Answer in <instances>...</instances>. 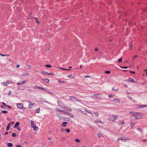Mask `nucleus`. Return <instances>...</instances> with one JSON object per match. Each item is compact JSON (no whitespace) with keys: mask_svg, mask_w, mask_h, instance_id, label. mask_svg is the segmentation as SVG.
I'll list each match as a JSON object with an SVG mask.
<instances>
[{"mask_svg":"<svg viewBox=\"0 0 147 147\" xmlns=\"http://www.w3.org/2000/svg\"><path fill=\"white\" fill-rule=\"evenodd\" d=\"M94 122L95 123H103L102 122V121H100V120H99V121H94Z\"/></svg>","mask_w":147,"mask_h":147,"instance_id":"obj_19","label":"nucleus"},{"mask_svg":"<svg viewBox=\"0 0 147 147\" xmlns=\"http://www.w3.org/2000/svg\"><path fill=\"white\" fill-rule=\"evenodd\" d=\"M121 68H127V67H121Z\"/></svg>","mask_w":147,"mask_h":147,"instance_id":"obj_62","label":"nucleus"},{"mask_svg":"<svg viewBox=\"0 0 147 147\" xmlns=\"http://www.w3.org/2000/svg\"><path fill=\"white\" fill-rule=\"evenodd\" d=\"M1 112L3 113L4 114L7 113V111L5 110L2 111Z\"/></svg>","mask_w":147,"mask_h":147,"instance_id":"obj_29","label":"nucleus"},{"mask_svg":"<svg viewBox=\"0 0 147 147\" xmlns=\"http://www.w3.org/2000/svg\"><path fill=\"white\" fill-rule=\"evenodd\" d=\"M93 95L94 96H92V97H96L97 98H100V95L98 94H93Z\"/></svg>","mask_w":147,"mask_h":147,"instance_id":"obj_8","label":"nucleus"},{"mask_svg":"<svg viewBox=\"0 0 147 147\" xmlns=\"http://www.w3.org/2000/svg\"><path fill=\"white\" fill-rule=\"evenodd\" d=\"M118 90V88H115V87H113L112 88V90H115V91H117Z\"/></svg>","mask_w":147,"mask_h":147,"instance_id":"obj_27","label":"nucleus"},{"mask_svg":"<svg viewBox=\"0 0 147 147\" xmlns=\"http://www.w3.org/2000/svg\"><path fill=\"white\" fill-rule=\"evenodd\" d=\"M29 75V74L28 73H26L24 74H23L22 76H28Z\"/></svg>","mask_w":147,"mask_h":147,"instance_id":"obj_28","label":"nucleus"},{"mask_svg":"<svg viewBox=\"0 0 147 147\" xmlns=\"http://www.w3.org/2000/svg\"><path fill=\"white\" fill-rule=\"evenodd\" d=\"M117 118V115H112L109 118V120L112 122H115Z\"/></svg>","mask_w":147,"mask_h":147,"instance_id":"obj_2","label":"nucleus"},{"mask_svg":"<svg viewBox=\"0 0 147 147\" xmlns=\"http://www.w3.org/2000/svg\"><path fill=\"white\" fill-rule=\"evenodd\" d=\"M40 108L37 109L35 111V113H38L39 112Z\"/></svg>","mask_w":147,"mask_h":147,"instance_id":"obj_26","label":"nucleus"},{"mask_svg":"<svg viewBox=\"0 0 147 147\" xmlns=\"http://www.w3.org/2000/svg\"><path fill=\"white\" fill-rule=\"evenodd\" d=\"M113 95L112 94H109V98H111L113 97Z\"/></svg>","mask_w":147,"mask_h":147,"instance_id":"obj_45","label":"nucleus"},{"mask_svg":"<svg viewBox=\"0 0 147 147\" xmlns=\"http://www.w3.org/2000/svg\"><path fill=\"white\" fill-rule=\"evenodd\" d=\"M67 124V122H63L62 123V124H61V126L63 127H65L66 126V124Z\"/></svg>","mask_w":147,"mask_h":147,"instance_id":"obj_15","label":"nucleus"},{"mask_svg":"<svg viewBox=\"0 0 147 147\" xmlns=\"http://www.w3.org/2000/svg\"><path fill=\"white\" fill-rule=\"evenodd\" d=\"M68 115H70L71 116V117H74V115H72L71 113H69V114Z\"/></svg>","mask_w":147,"mask_h":147,"instance_id":"obj_48","label":"nucleus"},{"mask_svg":"<svg viewBox=\"0 0 147 147\" xmlns=\"http://www.w3.org/2000/svg\"><path fill=\"white\" fill-rule=\"evenodd\" d=\"M0 55L2 56L3 57H4L5 56H9V55H3L1 54H0Z\"/></svg>","mask_w":147,"mask_h":147,"instance_id":"obj_31","label":"nucleus"},{"mask_svg":"<svg viewBox=\"0 0 147 147\" xmlns=\"http://www.w3.org/2000/svg\"><path fill=\"white\" fill-rule=\"evenodd\" d=\"M75 141L77 142H80V140H79L78 139H76L75 140Z\"/></svg>","mask_w":147,"mask_h":147,"instance_id":"obj_39","label":"nucleus"},{"mask_svg":"<svg viewBox=\"0 0 147 147\" xmlns=\"http://www.w3.org/2000/svg\"><path fill=\"white\" fill-rule=\"evenodd\" d=\"M12 92H11V91H9V93H8V94L9 95L10 94H11Z\"/></svg>","mask_w":147,"mask_h":147,"instance_id":"obj_53","label":"nucleus"},{"mask_svg":"<svg viewBox=\"0 0 147 147\" xmlns=\"http://www.w3.org/2000/svg\"><path fill=\"white\" fill-rule=\"evenodd\" d=\"M119 139H121V140H123V139L122 137H121V138H119L118 139V140H119Z\"/></svg>","mask_w":147,"mask_h":147,"instance_id":"obj_59","label":"nucleus"},{"mask_svg":"<svg viewBox=\"0 0 147 147\" xmlns=\"http://www.w3.org/2000/svg\"><path fill=\"white\" fill-rule=\"evenodd\" d=\"M142 141H143V142H145V141H147V140H142Z\"/></svg>","mask_w":147,"mask_h":147,"instance_id":"obj_60","label":"nucleus"},{"mask_svg":"<svg viewBox=\"0 0 147 147\" xmlns=\"http://www.w3.org/2000/svg\"><path fill=\"white\" fill-rule=\"evenodd\" d=\"M31 127L33 128L34 130H36L38 129V127H36V126L35 124L34 123V122L33 121H31Z\"/></svg>","mask_w":147,"mask_h":147,"instance_id":"obj_3","label":"nucleus"},{"mask_svg":"<svg viewBox=\"0 0 147 147\" xmlns=\"http://www.w3.org/2000/svg\"><path fill=\"white\" fill-rule=\"evenodd\" d=\"M43 80L47 83H48L49 82V80L47 78H45L44 79H43Z\"/></svg>","mask_w":147,"mask_h":147,"instance_id":"obj_21","label":"nucleus"},{"mask_svg":"<svg viewBox=\"0 0 147 147\" xmlns=\"http://www.w3.org/2000/svg\"><path fill=\"white\" fill-rule=\"evenodd\" d=\"M19 66H20V65H17V66H16V67H19Z\"/></svg>","mask_w":147,"mask_h":147,"instance_id":"obj_64","label":"nucleus"},{"mask_svg":"<svg viewBox=\"0 0 147 147\" xmlns=\"http://www.w3.org/2000/svg\"><path fill=\"white\" fill-rule=\"evenodd\" d=\"M137 130L139 131H143V129H142L141 128H138L137 129Z\"/></svg>","mask_w":147,"mask_h":147,"instance_id":"obj_25","label":"nucleus"},{"mask_svg":"<svg viewBox=\"0 0 147 147\" xmlns=\"http://www.w3.org/2000/svg\"><path fill=\"white\" fill-rule=\"evenodd\" d=\"M34 18L36 22V23H39V22L38 21V19L36 18Z\"/></svg>","mask_w":147,"mask_h":147,"instance_id":"obj_32","label":"nucleus"},{"mask_svg":"<svg viewBox=\"0 0 147 147\" xmlns=\"http://www.w3.org/2000/svg\"><path fill=\"white\" fill-rule=\"evenodd\" d=\"M133 47V43L132 42H130L129 43V47L130 50L132 49Z\"/></svg>","mask_w":147,"mask_h":147,"instance_id":"obj_16","label":"nucleus"},{"mask_svg":"<svg viewBox=\"0 0 147 147\" xmlns=\"http://www.w3.org/2000/svg\"><path fill=\"white\" fill-rule=\"evenodd\" d=\"M17 129L18 131H20L21 130L20 128V127H18L17 128Z\"/></svg>","mask_w":147,"mask_h":147,"instance_id":"obj_56","label":"nucleus"},{"mask_svg":"<svg viewBox=\"0 0 147 147\" xmlns=\"http://www.w3.org/2000/svg\"><path fill=\"white\" fill-rule=\"evenodd\" d=\"M7 145L9 147H11L13 146L12 144L11 143H8L7 144Z\"/></svg>","mask_w":147,"mask_h":147,"instance_id":"obj_20","label":"nucleus"},{"mask_svg":"<svg viewBox=\"0 0 147 147\" xmlns=\"http://www.w3.org/2000/svg\"><path fill=\"white\" fill-rule=\"evenodd\" d=\"M139 108H144L146 107H147V105H142L141 106L140 105H138V106Z\"/></svg>","mask_w":147,"mask_h":147,"instance_id":"obj_18","label":"nucleus"},{"mask_svg":"<svg viewBox=\"0 0 147 147\" xmlns=\"http://www.w3.org/2000/svg\"><path fill=\"white\" fill-rule=\"evenodd\" d=\"M128 81H129L131 82H134V80L133 79L131 78H129L128 79Z\"/></svg>","mask_w":147,"mask_h":147,"instance_id":"obj_13","label":"nucleus"},{"mask_svg":"<svg viewBox=\"0 0 147 147\" xmlns=\"http://www.w3.org/2000/svg\"><path fill=\"white\" fill-rule=\"evenodd\" d=\"M8 132H5V133L4 134V135H6L7 134H8Z\"/></svg>","mask_w":147,"mask_h":147,"instance_id":"obj_58","label":"nucleus"},{"mask_svg":"<svg viewBox=\"0 0 147 147\" xmlns=\"http://www.w3.org/2000/svg\"><path fill=\"white\" fill-rule=\"evenodd\" d=\"M38 88L39 89H40L42 90H46L44 88L42 87H39V88Z\"/></svg>","mask_w":147,"mask_h":147,"instance_id":"obj_36","label":"nucleus"},{"mask_svg":"<svg viewBox=\"0 0 147 147\" xmlns=\"http://www.w3.org/2000/svg\"><path fill=\"white\" fill-rule=\"evenodd\" d=\"M68 78H71L72 79H74L75 78V76H72V75H69L67 76Z\"/></svg>","mask_w":147,"mask_h":147,"instance_id":"obj_23","label":"nucleus"},{"mask_svg":"<svg viewBox=\"0 0 147 147\" xmlns=\"http://www.w3.org/2000/svg\"><path fill=\"white\" fill-rule=\"evenodd\" d=\"M130 125L131 127H133L135 126V124L133 122H131L130 123Z\"/></svg>","mask_w":147,"mask_h":147,"instance_id":"obj_17","label":"nucleus"},{"mask_svg":"<svg viewBox=\"0 0 147 147\" xmlns=\"http://www.w3.org/2000/svg\"><path fill=\"white\" fill-rule=\"evenodd\" d=\"M125 122L123 121H121L119 123V124L120 125H122V124H124Z\"/></svg>","mask_w":147,"mask_h":147,"instance_id":"obj_33","label":"nucleus"},{"mask_svg":"<svg viewBox=\"0 0 147 147\" xmlns=\"http://www.w3.org/2000/svg\"><path fill=\"white\" fill-rule=\"evenodd\" d=\"M130 113L131 114H135L136 116V119H138L143 117V115L140 113L131 111L130 112Z\"/></svg>","mask_w":147,"mask_h":147,"instance_id":"obj_1","label":"nucleus"},{"mask_svg":"<svg viewBox=\"0 0 147 147\" xmlns=\"http://www.w3.org/2000/svg\"><path fill=\"white\" fill-rule=\"evenodd\" d=\"M10 125V124H8V125H7V127L6 128V130L7 131L9 130V129Z\"/></svg>","mask_w":147,"mask_h":147,"instance_id":"obj_22","label":"nucleus"},{"mask_svg":"<svg viewBox=\"0 0 147 147\" xmlns=\"http://www.w3.org/2000/svg\"><path fill=\"white\" fill-rule=\"evenodd\" d=\"M39 86H35L34 87H33V88L34 89H36L37 88H38Z\"/></svg>","mask_w":147,"mask_h":147,"instance_id":"obj_34","label":"nucleus"},{"mask_svg":"<svg viewBox=\"0 0 147 147\" xmlns=\"http://www.w3.org/2000/svg\"><path fill=\"white\" fill-rule=\"evenodd\" d=\"M130 72L131 73V74H135V72L134 71H130Z\"/></svg>","mask_w":147,"mask_h":147,"instance_id":"obj_54","label":"nucleus"},{"mask_svg":"<svg viewBox=\"0 0 147 147\" xmlns=\"http://www.w3.org/2000/svg\"><path fill=\"white\" fill-rule=\"evenodd\" d=\"M16 134L15 133H13L12 134V136L13 137H15L16 136Z\"/></svg>","mask_w":147,"mask_h":147,"instance_id":"obj_44","label":"nucleus"},{"mask_svg":"<svg viewBox=\"0 0 147 147\" xmlns=\"http://www.w3.org/2000/svg\"><path fill=\"white\" fill-rule=\"evenodd\" d=\"M64 107L69 111H72V109L71 108H70L68 107Z\"/></svg>","mask_w":147,"mask_h":147,"instance_id":"obj_11","label":"nucleus"},{"mask_svg":"<svg viewBox=\"0 0 147 147\" xmlns=\"http://www.w3.org/2000/svg\"><path fill=\"white\" fill-rule=\"evenodd\" d=\"M57 102H58V105H59L60 103H61V101H60L58 100Z\"/></svg>","mask_w":147,"mask_h":147,"instance_id":"obj_57","label":"nucleus"},{"mask_svg":"<svg viewBox=\"0 0 147 147\" xmlns=\"http://www.w3.org/2000/svg\"><path fill=\"white\" fill-rule=\"evenodd\" d=\"M122 58H120L118 60V62L119 63L121 62H122Z\"/></svg>","mask_w":147,"mask_h":147,"instance_id":"obj_35","label":"nucleus"},{"mask_svg":"<svg viewBox=\"0 0 147 147\" xmlns=\"http://www.w3.org/2000/svg\"><path fill=\"white\" fill-rule=\"evenodd\" d=\"M27 81L25 80L23 81L22 82H21V85H22L23 84L25 83Z\"/></svg>","mask_w":147,"mask_h":147,"instance_id":"obj_37","label":"nucleus"},{"mask_svg":"<svg viewBox=\"0 0 147 147\" xmlns=\"http://www.w3.org/2000/svg\"><path fill=\"white\" fill-rule=\"evenodd\" d=\"M1 84L3 86H7V82L6 81V82H2Z\"/></svg>","mask_w":147,"mask_h":147,"instance_id":"obj_12","label":"nucleus"},{"mask_svg":"<svg viewBox=\"0 0 147 147\" xmlns=\"http://www.w3.org/2000/svg\"><path fill=\"white\" fill-rule=\"evenodd\" d=\"M7 84L9 83L12 84H13V82L11 81H6Z\"/></svg>","mask_w":147,"mask_h":147,"instance_id":"obj_24","label":"nucleus"},{"mask_svg":"<svg viewBox=\"0 0 147 147\" xmlns=\"http://www.w3.org/2000/svg\"><path fill=\"white\" fill-rule=\"evenodd\" d=\"M45 66L47 67H51V66L50 65H46Z\"/></svg>","mask_w":147,"mask_h":147,"instance_id":"obj_40","label":"nucleus"},{"mask_svg":"<svg viewBox=\"0 0 147 147\" xmlns=\"http://www.w3.org/2000/svg\"><path fill=\"white\" fill-rule=\"evenodd\" d=\"M114 101H117V102H120V100H119V99H114Z\"/></svg>","mask_w":147,"mask_h":147,"instance_id":"obj_43","label":"nucleus"},{"mask_svg":"<svg viewBox=\"0 0 147 147\" xmlns=\"http://www.w3.org/2000/svg\"><path fill=\"white\" fill-rule=\"evenodd\" d=\"M94 113L95 114L96 116L98 117V116L99 114L98 113H96L95 112H94Z\"/></svg>","mask_w":147,"mask_h":147,"instance_id":"obj_38","label":"nucleus"},{"mask_svg":"<svg viewBox=\"0 0 147 147\" xmlns=\"http://www.w3.org/2000/svg\"><path fill=\"white\" fill-rule=\"evenodd\" d=\"M132 115L131 116V119L134 120L136 119V115H135V114H132Z\"/></svg>","mask_w":147,"mask_h":147,"instance_id":"obj_9","label":"nucleus"},{"mask_svg":"<svg viewBox=\"0 0 147 147\" xmlns=\"http://www.w3.org/2000/svg\"><path fill=\"white\" fill-rule=\"evenodd\" d=\"M6 107H8L10 109H11V106H9V105H7L6 106Z\"/></svg>","mask_w":147,"mask_h":147,"instance_id":"obj_52","label":"nucleus"},{"mask_svg":"<svg viewBox=\"0 0 147 147\" xmlns=\"http://www.w3.org/2000/svg\"><path fill=\"white\" fill-rule=\"evenodd\" d=\"M17 107L19 109H22L23 107V105L22 103H17Z\"/></svg>","mask_w":147,"mask_h":147,"instance_id":"obj_6","label":"nucleus"},{"mask_svg":"<svg viewBox=\"0 0 147 147\" xmlns=\"http://www.w3.org/2000/svg\"><path fill=\"white\" fill-rule=\"evenodd\" d=\"M41 73L42 74H43L44 75H51V76H53V74L51 73H49L47 72L46 71L42 72Z\"/></svg>","mask_w":147,"mask_h":147,"instance_id":"obj_5","label":"nucleus"},{"mask_svg":"<svg viewBox=\"0 0 147 147\" xmlns=\"http://www.w3.org/2000/svg\"><path fill=\"white\" fill-rule=\"evenodd\" d=\"M58 82L59 83H65L66 82L62 80H59L58 81Z\"/></svg>","mask_w":147,"mask_h":147,"instance_id":"obj_30","label":"nucleus"},{"mask_svg":"<svg viewBox=\"0 0 147 147\" xmlns=\"http://www.w3.org/2000/svg\"><path fill=\"white\" fill-rule=\"evenodd\" d=\"M144 70L145 71V72L146 73V75L147 76V69H145Z\"/></svg>","mask_w":147,"mask_h":147,"instance_id":"obj_51","label":"nucleus"},{"mask_svg":"<svg viewBox=\"0 0 147 147\" xmlns=\"http://www.w3.org/2000/svg\"><path fill=\"white\" fill-rule=\"evenodd\" d=\"M110 73V71H105V73L106 74H109Z\"/></svg>","mask_w":147,"mask_h":147,"instance_id":"obj_42","label":"nucleus"},{"mask_svg":"<svg viewBox=\"0 0 147 147\" xmlns=\"http://www.w3.org/2000/svg\"><path fill=\"white\" fill-rule=\"evenodd\" d=\"M16 147H21V146L20 145H18Z\"/></svg>","mask_w":147,"mask_h":147,"instance_id":"obj_63","label":"nucleus"},{"mask_svg":"<svg viewBox=\"0 0 147 147\" xmlns=\"http://www.w3.org/2000/svg\"><path fill=\"white\" fill-rule=\"evenodd\" d=\"M27 68L28 69H30L31 68V66L30 65H27Z\"/></svg>","mask_w":147,"mask_h":147,"instance_id":"obj_47","label":"nucleus"},{"mask_svg":"<svg viewBox=\"0 0 147 147\" xmlns=\"http://www.w3.org/2000/svg\"><path fill=\"white\" fill-rule=\"evenodd\" d=\"M65 130L67 132H68V133L70 131V129H66Z\"/></svg>","mask_w":147,"mask_h":147,"instance_id":"obj_46","label":"nucleus"},{"mask_svg":"<svg viewBox=\"0 0 147 147\" xmlns=\"http://www.w3.org/2000/svg\"><path fill=\"white\" fill-rule=\"evenodd\" d=\"M2 104L4 105L5 107H6V106L7 105H6V104L4 103V102H2Z\"/></svg>","mask_w":147,"mask_h":147,"instance_id":"obj_55","label":"nucleus"},{"mask_svg":"<svg viewBox=\"0 0 147 147\" xmlns=\"http://www.w3.org/2000/svg\"><path fill=\"white\" fill-rule=\"evenodd\" d=\"M69 99L74 101H79V100L74 97L70 96L69 97Z\"/></svg>","mask_w":147,"mask_h":147,"instance_id":"obj_4","label":"nucleus"},{"mask_svg":"<svg viewBox=\"0 0 147 147\" xmlns=\"http://www.w3.org/2000/svg\"><path fill=\"white\" fill-rule=\"evenodd\" d=\"M29 107L30 108H31L32 106L34 105L32 103V102H30L29 101Z\"/></svg>","mask_w":147,"mask_h":147,"instance_id":"obj_10","label":"nucleus"},{"mask_svg":"<svg viewBox=\"0 0 147 147\" xmlns=\"http://www.w3.org/2000/svg\"><path fill=\"white\" fill-rule=\"evenodd\" d=\"M63 70H65L67 71H69L70 70V69H66L65 68H63Z\"/></svg>","mask_w":147,"mask_h":147,"instance_id":"obj_50","label":"nucleus"},{"mask_svg":"<svg viewBox=\"0 0 147 147\" xmlns=\"http://www.w3.org/2000/svg\"><path fill=\"white\" fill-rule=\"evenodd\" d=\"M14 123V122H11L9 123V124H10V125H12Z\"/></svg>","mask_w":147,"mask_h":147,"instance_id":"obj_49","label":"nucleus"},{"mask_svg":"<svg viewBox=\"0 0 147 147\" xmlns=\"http://www.w3.org/2000/svg\"><path fill=\"white\" fill-rule=\"evenodd\" d=\"M20 124V123L19 122H16V123L14 125V127L15 128H16Z\"/></svg>","mask_w":147,"mask_h":147,"instance_id":"obj_14","label":"nucleus"},{"mask_svg":"<svg viewBox=\"0 0 147 147\" xmlns=\"http://www.w3.org/2000/svg\"><path fill=\"white\" fill-rule=\"evenodd\" d=\"M56 110L57 111L59 112H63L64 113L67 114L68 115L69 114V113L67 112H65V111H64L63 110H61L60 109H58L57 108H56Z\"/></svg>","mask_w":147,"mask_h":147,"instance_id":"obj_7","label":"nucleus"},{"mask_svg":"<svg viewBox=\"0 0 147 147\" xmlns=\"http://www.w3.org/2000/svg\"><path fill=\"white\" fill-rule=\"evenodd\" d=\"M95 51H97L98 50V49L97 48H96L95 49H94Z\"/></svg>","mask_w":147,"mask_h":147,"instance_id":"obj_61","label":"nucleus"},{"mask_svg":"<svg viewBox=\"0 0 147 147\" xmlns=\"http://www.w3.org/2000/svg\"><path fill=\"white\" fill-rule=\"evenodd\" d=\"M97 135L99 137H100L101 136V134L98 133L97 134Z\"/></svg>","mask_w":147,"mask_h":147,"instance_id":"obj_41","label":"nucleus"}]
</instances>
